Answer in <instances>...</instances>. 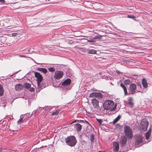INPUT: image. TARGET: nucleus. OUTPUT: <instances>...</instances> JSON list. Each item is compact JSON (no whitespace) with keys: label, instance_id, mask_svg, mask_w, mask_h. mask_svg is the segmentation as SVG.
I'll return each mask as SVG.
<instances>
[{"label":"nucleus","instance_id":"nucleus-11","mask_svg":"<svg viewBox=\"0 0 152 152\" xmlns=\"http://www.w3.org/2000/svg\"><path fill=\"white\" fill-rule=\"evenodd\" d=\"M71 82V80L67 78L62 83V85L64 86H69Z\"/></svg>","mask_w":152,"mask_h":152},{"label":"nucleus","instance_id":"nucleus-31","mask_svg":"<svg viewBox=\"0 0 152 152\" xmlns=\"http://www.w3.org/2000/svg\"><path fill=\"white\" fill-rule=\"evenodd\" d=\"M48 70L50 72H54L55 71V69L53 67L49 68Z\"/></svg>","mask_w":152,"mask_h":152},{"label":"nucleus","instance_id":"nucleus-5","mask_svg":"<svg viewBox=\"0 0 152 152\" xmlns=\"http://www.w3.org/2000/svg\"><path fill=\"white\" fill-rule=\"evenodd\" d=\"M137 86L136 84L132 83L131 84L128 88L129 94H134L135 92Z\"/></svg>","mask_w":152,"mask_h":152},{"label":"nucleus","instance_id":"nucleus-27","mask_svg":"<svg viewBox=\"0 0 152 152\" xmlns=\"http://www.w3.org/2000/svg\"><path fill=\"white\" fill-rule=\"evenodd\" d=\"M90 140L91 143L93 142V140L94 139V136L93 134H91L90 137Z\"/></svg>","mask_w":152,"mask_h":152},{"label":"nucleus","instance_id":"nucleus-22","mask_svg":"<svg viewBox=\"0 0 152 152\" xmlns=\"http://www.w3.org/2000/svg\"><path fill=\"white\" fill-rule=\"evenodd\" d=\"M137 87V88H136V90L138 92H141L142 91V86L141 85H140L139 84H138Z\"/></svg>","mask_w":152,"mask_h":152},{"label":"nucleus","instance_id":"nucleus-3","mask_svg":"<svg viewBox=\"0 0 152 152\" xmlns=\"http://www.w3.org/2000/svg\"><path fill=\"white\" fill-rule=\"evenodd\" d=\"M124 131L125 136L129 139H131L133 137V134L132 129L130 127L125 125L124 127Z\"/></svg>","mask_w":152,"mask_h":152},{"label":"nucleus","instance_id":"nucleus-13","mask_svg":"<svg viewBox=\"0 0 152 152\" xmlns=\"http://www.w3.org/2000/svg\"><path fill=\"white\" fill-rule=\"evenodd\" d=\"M120 86L123 88V90L124 91V94L125 95H128V93L127 92V89L125 85L122 83H121L120 84Z\"/></svg>","mask_w":152,"mask_h":152},{"label":"nucleus","instance_id":"nucleus-29","mask_svg":"<svg viewBox=\"0 0 152 152\" xmlns=\"http://www.w3.org/2000/svg\"><path fill=\"white\" fill-rule=\"evenodd\" d=\"M34 74L35 77L37 78L36 80L37 84V86H38V72H34Z\"/></svg>","mask_w":152,"mask_h":152},{"label":"nucleus","instance_id":"nucleus-43","mask_svg":"<svg viewBox=\"0 0 152 152\" xmlns=\"http://www.w3.org/2000/svg\"><path fill=\"white\" fill-rule=\"evenodd\" d=\"M46 1V0H43V1L42 2H43V3H44L45 2V1Z\"/></svg>","mask_w":152,"mask_h":152},{"label":"nucleus","instance_id":"nucleus-32","mask_svg":"<svg viewBox=\"0 0 152 152\" xmlns=\"http://www.w3.org/2000/svg\"><path fill=\"white\" fill-rule=\"evenodd\" d=\"M23 121H24V120H23V118H22V117L21 116L20 119H19L18 120V123H21L23 122Z\"/></svg>","mask_w":152,"mask_h":152},{"label":"nucleus","instance_id":"nucleus-46","mask_svg":"<svg viewBox=\"0 0 152 152\" xmlns=\"http://www.w3.org/2000/svg\"><path fill=\"white\" fill-rule=\"evenodd\" d=\"M30 50H31V49H29L28 50V52H29Z\"/></svg>","mask_w":152,"mask_h":152},{"label":"nucleus","instance_id":"nucleus-25","mask_svg":"<svg viewBox=\"0 0 152 152\" xmlns=\"http://www.w3.org/2000/svg\"><path fill=\"white\" fill-rule=\"evenodd\" d=\"M102 36L99 35H98L95 36L92 38L93 39H102Z\"/></svg>","mask_w":152,"mask_h":152},{"label":"nucleus","instance_id":"nucleus-12","mask_svg":"<svg viewBox=\"0 0 152 152\" xmlns=\"http://www.w3.org/2000/svg\"><path fill=\"white\" fill-rule=\"evenodd\" d=\"M43 79V77L39 73V88H41V89L45 88V87L44 86L41 87L40 86V84H39V83L41 82Z\"/></svg>","mask_w":152,"mask_h":152},{"label":"nucleus","instance_id":"nucleus-2","mask_svg":"<svg viewBox=\"0 0 152 152\" xmlns=\"http://www.w3.org/2000/svg\"><path fill=\"white\" fill-rule=\"evenodd\" d=\"M67 144L71 147L74 146L77 143V140L75 137L73 136L68 137L65 139Z\"/></svg>","mask_w":152,"mask_h":152},{"label":"nucleus","instance_id":"nucleus-19","mask_svg":"<svg viewBox=\"0 0 152 152\" xmlns=\"http://www.w3.org/2000/svg\"><path fill=\"white\" fill-rule=\"evenodd\" d=\"M121 116L119 115L117 117H116L113 121V124H114L116 123L121 118Z\"/></svg>","mask_w":152,"mask_h":152},{"label":"nucleus","instance_id":"nucleus-20","mask_svg":"<svg viewBox=\"0 0 152 152\" xmlns=\"http://www.w3.org/2000/svg\"><path fill=\"white\" fill-rule=\"evenodd\" d=\"M96 53V51L94 49H90L88 51V53L89 54H95Z\"/></svg>","mask_w":152,"mask_h":152},{"label":"nucleus","instance_id":"nucleus-36","mask_svg":"<svg viewBox=\"0 0 152 152\" xmlns=\"http://www.w3.org/2000/svg\"><path fill=\"white\" fill-rule=\"evenodd\" d=\"M29 91L31 92H33L34 91V89L33 87H30V88Z\"/></svg>","mask_w":152,"mask_h":152},{"label":"nucleus","instance_id":"nucleus-17","mask_svg":"<svg viewBox=\"0 0 152 152\" xmlns=\"http://www.w3.org/2000/svg\"><path fill=\"white\" fill-rule=\"evenodd\" d=\"M103 97L102 94L99 93H95V98L98 99H101Z\"/></svg>","mask_w":152,"mask_h":152},{"label":"nucleus","instance_id":"nucleus-4","mask_svg":"<svg viewBox=\"0 0 152 152\" xmlns=\"http://www.w3.org/2000/svg\"><path fill=\"white\" fill-rule=\"evenodd\" d=\"M148 125V121L145 119H143L141 122L140 128L142 131H145L147 130Z\"/></svg>","mask_w":152,"mask_h":152},{"label":"nucleus","instance_id":"nucleus-40","mask_svg":"<svg viewBox=\"0 0 152 152\" xmlns=\"http://www.w3.org/2000/svg\"><path fill=\"white\" fill-rule=\"evenodd\" d=\"M17 34L16 33H14L12 34V35L13 36H16Z\"/></svg>","mask_w":152,"mask_h":152},{"label":"nucleus","instance_id":"nucleus-9","mask_svg":"<svg viewBox=\"0 0 152 152\" xmlns=\"http://www.w3.org/2000/svg\"><path fill=\"white\" fill-rule=\"evenodd\" d=\"M91 103L93 107L96 109L99 108V101L96 99H93L91 100Z\"/></svg>","mask_w":152,"mask_h":152},{"label":"nucleus","instance_id":"nucleus-18","mask_svg":"<svg viewBox=\"0 0 152 152\" xmlns=\"http://www.w3.org/2000/svg\"><path fill=\"white\" fill-rule=\"evenodd\" d=\"M39 71L44 74H46L48 72L47 69L44 68H39Z\"/></svg>","mask_w":152,"mask_h":152},{"label":"nucleus","instance_id":"nucleus-8","mask_svg":"<svg viewBox=\"0 0 152 152\" xmlns=\"http://www.w3.org/2000/svg\"><path fill=\"white\" fill-rule=\"evenodd\" d=\"M63 74V72L61 71H57L55 72L54 77L56 79L58 80L62 77Z\"/></svg>","mask_w":152,"mask_h":152},{"label":"nucleus","instance_id":"nucleus-15","mask_svg":"<svg viewBox=\"0 0 152 152\" xmlns=\"http://www.w3.org/2000/svg\"><path fill=\"white\" fill-rule=\"evenodd\" d=\"M143 87L145 88L148 87V84L147 81L145 78H143L142 81Z\"/></svg>","mask_w":152,"mask_h":152},{"label":"nucleus","instance_id":"nucleus-41","mask_svg":"<svg viewBox=\"0 0 152 152\" xmlns=\"http://www.w3.org/2000/svg\"><path fill=\"white\" fill-rule=\"evenodd\" d=\"M116 72L118 74H120L121 73V72H119L118 70H117L116 71Z\"/></svg>","mask_w":152,"mask_h":152},{"label":"nucleus","instance_id":"nucleus-33","mask_svg":"<svg viewBox=\"0 0 152 152\" xmlns=\"http://www.w3.org/2000/svg\"><path fill=\"white\" fill-rule=\"evenodd\" d=\"M97 121L98 122V123L99 124V125H101L102 123V120L101 119H99L98 118L96 119Z\"/></svg>","mask_w":152,"mask_h":152},{"label":"nucleus","instance_id":"nucleus-39","mask_svg":"<svg viewBox=\"0 0 152 152\" xmlns=\"http://www.w3.org/2000/svg\"><path fill=\"white\" fill-rule=\"evenodd\" d=\"M5 1L4 0H0V2L4 3L5 2Z\"/></svg>","mask_w":152,"mask_h":152},{"label":"nucleus","instance_id":"nucleus-26","mask_svg":"<svg viewBox=\"0 0 152 152\" xmlns=\"http://www.w3.org/2000/svg\"><path fill=\"white\" fill-rule=\"evenodd\" d=\"M151 132H148L145 134V138L146 139H148L149 138L150 136Z\"/></svg>","mask_w":152,"mask_h":152},{"label":"nucleus","instance_id":"nucleus-49","mask_svg":"<svg viewBox=\"0 0 152 152\" xmlns=\"http://www.w3.org/2000/svg\"><path fill=\"white\" fill-rule=\"evenodd\" d=\"M32 114H33V112H32Z\"/></svg>","mask_w":152,"mask_h":152},{"label":"nucleus","instance_id":"nucleus-6","mask_svg":"<svg viewBox=\"0 0 152 152\" xmlns=\"http://www.w3.org/2000/svg\"><path fill=\"white\" fill-rule=\"evenodd\" d=\"M135 144L136 145H139L140 144L143 142V137L140 134L137 135L135 137Z\"/></svg>","mask_w":152,"mask_h":152},{"label":"nucleus","instance_id":"nucleus-48","mask_svg":"<svg viewBox=\"0 0 152 152\" xmlns=\"http://www.w3.org/2000/svg\"><path fill=\"white\" fill-rule=\"evenodd\" d=\"M1 151V150L0 149V151Z\"/></svg>","mask_w":152,"mask_h":152},{"label":"nucleus","instance_id":"nucleus-35","mask_svg":"<svg viewBox=\"0 0 152 152\" xmlns=\"http://www.w3.org/2000/svg\"><path fill=\"white\" fill-rule=\"evenodd\" d=\"M127 17L129 18H131L132 19H134L135 18V17L134 16L130 15H127Z\"/></svg>","mask_w":152,"mask_h":152},{"label":"nucleus","instance_id":"nucleus-1","mask_svg":"<svg viewBox=\"0 0 152 152\" xmlns=\"http://www.w3.org/2000/svg\"><path fill=\"white\" fill-rule=\"evenodd\" d=\"M117 105V104H115L114 102L110 100H105L103 104V107L105 110H110L111 111L115 110Z\"/></svg>","mask_w":152,"mask_h":152},{"label":"nucleus","instance_id":"nucleus-47","mask_svg":"<svg viewBox=\"0 0 152 152\" xmlns=\"http://www.w3.org/2000/svg\"><path fill=\"white\" fill-rule=\"evenodd\" d=\"M119 152H124V151H119Z\"/></svg>","mask_w":152,"mask_h":152},{"label":"nucleus","instance_id":"nucleus-24","mask_svg":"<svg viewBox=\"0 0 152 152\" xmlns=\"http://www.w3.org/2000/svg\"><path fill=\"white\" fill-rule=\"evenodd\" d=\"M128 104L130 105L131 106L133 105V103L132 102V98H129L127 101Z\"/></svg>","mask_w":152,"mask_h":152},{"label":"nucleus","instance_id":"nucleus-28","mask_svg":"<svg viewBox=\"0 0 152 152\" xmlns=\"http://www.w3.org/2000/svg\"><path fill=\"white\" fill-rule=\"evenodd\" d=\"M131 81L129 80H125L124 81V83L126 85L129 84Z\"/></svg>","mask_w":152,"mask_h":152},{"label":"nucleus","instance_id":"nucleus-7","mask_svg":"<svg viewBox=\"0 0 152 152\" xmlns=\"http://www.w3.org/2000/svg\"><path fill=\"white\" fill-rule=\"evenodd\" d=\"M127 139L125 136H121L120 139L119 143L121 147H124L126 145Z\"/></svg>","mask_w":152,"mask_h":152},{"label":"nucleus","instance_id":"nucleus-42","mask_svg":"<svg viewBox=\"0 0 152 152\" xmlns=\"http://www.w3.org/2000/svg\"><path fill=\"white\" fill-rule=\"evenodd\" d=\"M19 56L20 57H26V56H24V55H19Z\"/></svg>","mask_w":152,"mask_h":152},{"label":"nucleus","instance_id":"nucleus-45","mask_svg":"<svg viewBox=\"0 0 152 152\" xmlns=\"http://www.w3.org/2000/svg\"><path fill=\"white\" fill-rule=\"evenodd\" d=\"M34 68H35V67H36H36H37V66H36V65H35V66H34Z\"/></svg>","mask_w":152,"mask_h":152},{"label":"nucleus","instance_id":"nucleus-16","mask_svg":"<svg viewBox=\"0 0 152 152\" xmlns=\"http://www.w3.org/2000/svg\"><path fill=\"white\" fill-rule=\"evenodd\" d=\"M15 88L16 91L22 89L23 88V86L21 84H18L15 86Z\"/></svg>","mask_w":152,"mask_h":152},{"label":"nucleus","instance_id":"nucleus-10","mask_svg":"<svg viewBox=\"0 0 152 152\" xmlns=\"http://www.w3.org/2000/svg\"><path fill=\"white\" fill-rule=\"evenodd\" d=\"M114 151L117 152L118 151L119 148V144L118 142H114L113 144Z\"/></svg>","mask_w":152,"mask_h":152},{"label":"nucleus","instance_id":"nucleus-37","mask_svg":"<svg viewBox=\"0 0 152 152\" xmlns=\"http://www.w3.org/2000/svg\"><path fill=\"white\" fill-rule=\"evenodd\" d=\"M37 150V148H34L33 150L31 152H36Z\"/></svg>","mask_w":152,"mask_h":152},{"label":"nucleus","instance_id":"nucleus-34","mask_svg":"<svg viewBox=\"0 0 152 152\" xmlns=\"http://www.w3.org/2000/svg\"><path fill=\"white\" fill-rule=\"evenodd\" d=\"M58 112L57 111H54V112L52 114V115H58Z\"/></svg>","mask_w":152,"mask_h":152},{"label":"nucleus","instance_id":"nucleus-14","mask_svg":"<svg viewBox=\"0 0 152 152\" xmlns=\"http://www.w3.org/2000/svg\"><path fill=\"white\" fill-rule=\"evenodd\" d=\"M76 130L77 132H79L82 129V126L79 124L77 123L75 126Z\"/></svg>","mask_w":152,"mask_h":152},{"label":"nucleus","instance_id":"nucleus-44","mask_svg":"<svg viewBox=\"0 0 152 152\" xmlns=\"http://www.w3.org/2000/svg\"><path fill=\"white\" fill-rule=\"evenodd\" d=\"M98 152H105L104 151H98Z\"/></svg>","mask_w":152,"mask_h":152},{"label":"nucleus","instance_id":"nucleus-21","mask_svg":"<svg viewBox=\"0 0 152 152\" xmlns=\"http://www.w3.org/2000/svg\"><path fill=\"white\" fill-rule=\"evenodd\" d=\"M4 89L3 86L0 84V96H2L4 94Z\"/></svg>","mask_w":152,"mask_h":152},{"label":"nucleus","instance_id":"nucleus-23","mask_svg":"<svg viewBox=\"0 0 152 152\" xmlns=\"http://www.w3.org/2000/svg\"><path fill=\"white\" fill-rule=\"evenodd\" d=\"M24 86L26 89H28L31 87V84L28 83H26L24 84Z\"/></svg>","mask_w":152,"mask_h":152},{"label":"nucleus","instance_id":"nucleus-38","mask_svg":"<svg viewBox=\"0 0 152 152\" xmlns=\"http://www.w3.org/2000/svg\"><path fill=\"white\" fill-rule=\"evenodd\" d=\"M87 42H88L92 43L94 42L95 41L94 40H88Z\"/></svg>","mask_w":152,"mask_h":152},{"label":"nucleus","instance_id":"nucleus-30","mask_svg":"<svg viewBox=\"0 0 152 152\" xmlns=\"http://www.w3.org/2000/svg\"><path fill=\"white\" fill-rule=\"evenodd\" d=\"M95 93L94 92L90 94L89 96L90 97L95 98Z\"/></svg>","mask_w":152,"mask_h":152}]
</instances>
